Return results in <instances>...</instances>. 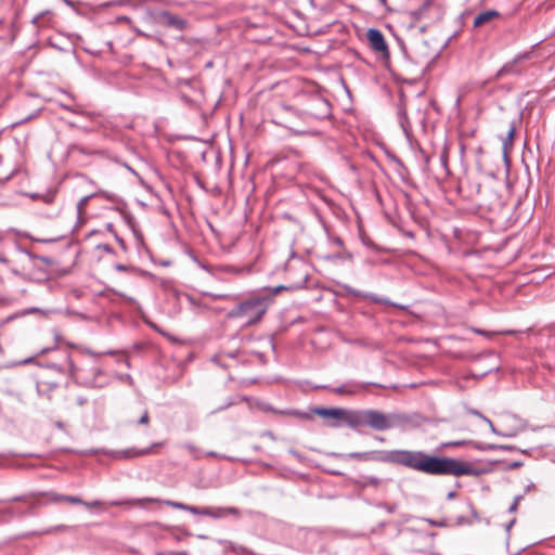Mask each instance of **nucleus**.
<instances>
[{
  "label": "nucleus",
  "mask_w": 555,
  "mask_h": 555,
  "mask_svg": "<svg viewBox=\"0 0 555 555\" xmlns=\"http://www.w3.org/2000/svg\"><path fill=\"white\" fill-rule=\"evenodd\" d=\"M42 496H47L48 498V502H51V503H60V502H63V499H64L63 494H60V493H56V492L38 493V494H34L31 496L33 498V503L37 504V505H40Z\"/></svg>",
  "instance_id": "obj_9"
},
{
  "label": "nucleus",
  "mask_w": 555,
  "mask_h": 555,
  "mask_svg": "<svg viewBox=\"0 0 555 555\" xmlns=\"http://www.w3.org/2000/svg\"><path fill=\"white\" fill-rule=\"evenodd\" d=\"M352 456L359 459V460H367L366 454L356 453Z\"/></svg>",
  "instance_id": "obj_16"
},
{
  "label": "nucleus",
  "mask_w": 555,
  "mask_h": 555,
  "mask_svg": "<svg viewBox=\"0 0 555 555\" xmlns=\"http://www.w3.org/2000/svg\"><path fill=\"white\" fill-rule=\"evenodd\" d=\"M405 422V417L400 414H387L377 410H363L353 412L352 428L360 429L366 426L377 431H384L400 427Z\"/></svg>",
  "instance_id": "obj_2"
},
{
  "label": "nucleus",
  "mask_w": 555,
  "mask_h": 555,
  "mask_svg": "<svg viewBox=\"0 0 555 555\" xmlns=\"http://www.w3.org/2000/svg\"><path fill=\"white\" fill-rule=\"evenodd\" d=\"M102 503L100 501H93V502H83L82 505H85L88 508H95L100 506Z\"/></svg>",
  "instance_id": "obj_15"
},
{
  "label": "nucleus",
  "mask_w": 555,
  "mask_h": 555,
  "mask_svg": "<svg viewBox=\"0 0 555 555\" xmlns=\"http://www.w3.org/2000/svg\"><path fill=\"white\" fill-rule=\"evenodd\" d=\"M151 503L165 504L172 508L188 511L194 515H204V516H214V517L217 516V514L214 513L210 507L199 508L196 506L186 505L181 502H176V501H170V500H160L157 498L132 499V500H127L125 502H115V503H112V505L127 504V505H130L133 507H145L147 504H151Z\"/></svg>",
  "instance_id": "obj_4"
},
{
  "label": "nucleus",
  "mask_w": 555,
  "mask_h": 555,
  "mask_svg": "<svg viewBox=\"0 0 555 555\" xmlns=\"http://www.w3.org/2000/svg\"><path fill=\"white\" fill-rule=\"evenodd\" d=\"M281 289H282V286L276 287V288L274 289V294H276V293H278L279 291H281Z\"/></svg>",
  "instance_id": "obj_19"
},
{
  "label": "nucleus",
  "mask_w": 555,
  "mask_h": 555,
  "mask_svg": "<svg viewBox=\"0 0 555 555\" xmlns=\"http://www.w3.org/2000/svg\"><path fill=\"white\" fill-rule=\"evenodd\" d=\"M353 412L344 408H314L312 410L313 414L330 421V425L334 427L343 423L352 427Z\"/></svg>",
  "instance_id": "obj_5"
},
{
  "label": "nucleus",
  "mask_w": 555,
  "mask_h": 555,
  "mask_svg": "<svg viewBox=\"0 0 555 555\" xmlns=\"http://www.w3.org/2000/svg\"><path fill=\"white\" fill-rule=\"evenodd\" d=\"M370 48L379 55L382 60L388 61L390 52L384 35L376 28H370L366 33Z\"/></svg>",
  "instance_id": "obj_6"
},
{
  "label": "nucleus",
  "mask_w": 555,
  "mask_h": 555,
  "mask_svg": "<svg viewBox=\"0 0 555 555\" xmlns=\"http://www.w3.org/2000/svg\"><path fill=\"white\" fill-rule=\"evenodd\" d=\"M155 20L158 24L168 27L173 28L177 30H184L189 26V23L185 18L173 14L169 11H160L156 14Z\"/></svg>",
  "instance_id": "obj_7"
},
{
  "label": "nucleus",
  "mask_w": 555,
  "mask_h": 555,
  "mask_svg": "<svg viewBox=\"0 0 555 555\" xmlns=\"http://www.w3.org/2000/svg\"><path fill=\"white\" fill-rule=\"evenodd\" d=\"M63 502H67L70 504H82L83 501L77 496L74 495H64Z\"/></svg>",
  "instance_id": "obj_14"
},
{
  "label": "nucleus",
  "mask_w": 555,
  "mask_h": 555,
  "mask_svg": "<svg viewBox=\"0 0 555 555\" xmlns=\"http://www.w3.org/2000/svg\"><path fill=\"white\" fill-rule=\"evenodd\" d=\"M162 443H155L153 444L152 447L150 448H146V449H143V450H140V451H137L133 456H142V455H146V454H151L154 452V448L160 446Z\"/></svg>",
  "instance_id": "obj_12"
},
{
  "label": "nucleus",
  "mask_w": 555,
  "mask_h": 555,
  "mask_svg": "<svg viewBox=\"0 0 555 555\" xmlns=\"http://www.w3.org/2000/svg\"><path fill=\"white\" fill-rule=\"evenodd\" d=\"M90 197H91V196H89V195H88V196H85V197H82V198L78 202V204H77V212H78V217H79V219H82L83 210H85V208H86V206H87L88 201H89V198H90Z\"/></svg>",
  "instance_id": "obj_10"
},
{
  "label": "nucleus",
  "mask_w": 555,
  "mask_h": 555,
  "mask_svg": "<svg viewBox=\"0 0 555 555\" xmlns=\"http://www.w3.org/2000/svg\"><path fill=\"white\" fill-rule=\"evenodd\" d=\"M149 423H150L149 411H147V409L143 408L141 413H140V417L138 420V424H140V425H149Z\"/></svg>",
  "instance_id": "obj_11"
},
{
  "label": "nucleus",
  "mask_w": 555,
  "mask_h": 555,
  "mask_svg": "<svg viewBox=\"0 0 555 555\" xmlns=\"http://www.w3.org/2000/svg\"><path fill=\"white\" fill-rule=\"evenodd\" d=\"M379 460L435 476H467L475 469L470 463L452 457H438L422 451L391 450L384 452Z\"/></svg>",
  "instance_id": "obj_1"
},
{
  "label": "nucleus",
  "mask_w": 555,
  "mask_h": 555,
  "mask_svg": "<svg viewBox=\"0 0 555 555\" xmlns=\"http://www.w3.org/2000/svg\"><path fill=\"white\" fill-rule=\"evenodd\" d=\"M514 132H515L514 128H511V130L507 133L506 139L504 140V152L505 153L507 152L508 145H512V141H513V138H514Z\"/></svg>",
  "instance_id": "obj_13"
},
{
  "label": "nucleus",
  "mask_w": 555,
  "mask_h": 555,
  "mask_svg": "<svg viewBox=\"0 0 555 555\" xmlns=\"http://www.w3.org/2000/svg\"><path fill=\"white\" fill-rule=\"evenodd\" d=\"M271 301V296H250L233 308L228 315L244 319L246 325H253L262 319Z\"/></svg>",
  "instance_id": "obj_3"
},
{
  "label": "nucleus",
  "mask_w": 555,
  "mask_h": 555,
  "mask_svg": "<svg viewBox=\"0 0 555 555\" xmlns=\"http://www.w3.org/2000/svg\"><path fill=\"white\" fill-rule=\"evenodd\" d=\"M461 444H462L461 442H448V443H444V447H457Z\"/></svg>",
  "instance_id": "obj_18"
},
{
  "label": "nucleus",
  "mask_w": 555,
  "mask_h": 555,
  "mask_svg": "<svg viewBox=\"0 0 555 555\" xmlns=\"http://www.w3.org/2000/svg\"><path fill=\"white\" fill-rule=\"evenodd\" d=\"M336 392L341 393V392H343V389H341V388H338V389H336Z\"/></svg>",
  "instance_id": "obj_20"
},
{
  "label": "nucleus",
  "mask_w": 555,
  "mask_h": 555,
  "mask_svg": "<svg viewBox=\"0 0 555 555\" xmlns=\"http://www.w3.org/2000/svg\"><path fill=\"white\" fill-rule=\"evenodd\" d=\"M15 318V315H10L8 317L7 319L2 320L1 321V325H4L7 324L8 322H10L11 320H13Z\"/></svg>",
  "instance_id": "obj_17"
},
{
  "label": "nucleus",
  "mask_w": 555,
  "mask_h": 555,
  "mask_svg": "<svg viewBox=\"0 0 555 555\" xmlns=\"http://www.w3.org/2000/svg\"><path fill=\"white\" fill-rule=\"evenodd\" d=\"M500 13L495 10H488L479 13L474 20V27H481L491 21L498 18Z\"/></svg>",
  "instance_id": "obj_8"
}]
</instances>
